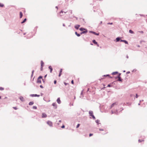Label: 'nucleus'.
Instances as JSON below:
<instances>
[{
	"mask_svg": "<svg viewBox=\"0 0 147 147\" xmlns=\"http://www.w3.org/2000/svg\"><path fill=\"white\" fill-rule=\"evenodd\" d=\"M89 113L90 116H91L93 119H95V118L93 114V111H89Z\"/></svg>",
	"mask_w": 147,
	"mask_h": 147,
	"instance_id": "obj_1",
	"label": "nucleus"
},
{
	"mask_svg": "<svg viewBox=\"0 0 147 147\" xmlns=\"http://www.w3.org/2000/svg\"><path fill=\"white\" fill-rule=\"evenodd\" d=\"M47 123L50 127H52L53 126V123L51 121H47Z\"/></svg>",
	"mask_w": 147,
	"mask_h": 147,
	"instance_id": "obj_2",
	"label": "nucleus"
},
{
	"mask_svg": "<svg viewBox=\"0 0 147 147\" xmlns=\"http://www.w3.org/2000/svg\"><path fill=\"white\" fill-rule=\"evenodd\" d=\"M42 78V76H40L38 78L37 80V82L38 83H41V80Z\"/></svg>",
	"mask_w": 147,
	"mask_h": 147,
	"instance_id": "obj_3",
	"label": "nucleus"
},
{
	"mask_svg": "<svg viewBox=\"0 0 147 147\" xmlns=\"http://www.w3.org/2000/svg\"><path fill=\"white\" fill-rule=\"evenodd\" d=\"M117 102H115L113 103L111 105L110 108H112L113 107H114V106H117Z\"/></svg>",
	"mask_w": 147,
	"mask_h": 147,
	"instance_id": "obj_4",
	"label": "nucleus"
},
{
	"mask_svg": "<svg viewBox=\"0 0 147 147\" xmlns=\"http://www.w3.org/2000/svg\"><path fill=\"white\" fill-rule=\"evenodd\" d=\"M89 32L90 33H93V34H94L95 35H96L98 36V35H99V33H96L95 32H94L92 31H90Z\"/></svg>",
	"mask_w": 147,
	"mask_h": 147,
	"instance_id": "obj_5",
	"label": "nucleus"
},
{
	"mask_svg": "<svg viewBox=\"0 0 147 147\" xmlns=\"http://www.w3.org/2000/svg\"><path fill=\"white\" fill-rule=\"evenodd\" d=\"M52 105L54 107L55 109H56L57 108V105L56 103H53Z\"/></svg>",
	"mask_w": 147,
	"mask_h": 147,
	"instance_id": "obj_6",
	"label": "nucleus"
},
{
	"mask_svg": "<svg viewBox=\"0 0 147 147\" xmlns=\"http://www.w3.org/2000/svg\"><path fill=\"white\" fill-rule=\"evenodd\" d=\"M30 96L33 97H36V96H38L39 97L40 95H37L36 94H31L30 95Z\"/></svg>",
	"mask_w": 147,
	"mask_h": 147,
	"instance_id": "obj_7",
	"label": "nucleus"
},
{
	"mask_svg": "<svg viewBox=\"0 0 147 147\" xmlns=\"http://www.w3.org/2000/svg\"><path fill=\"white\" fill-rule=\"evenodd\" d=\"M57 101L59 104H60L61 103V101L60 100V98H58L57 99Z\"/></svg>",
	"mask_w": 147,
	"mask_h": 147,
	"instance_id": "obj_8",
	"label": "nucleus"
},
{
	"mask_svg": "<svg viewBox=\"0 0 147 147\" xmlns=\"http://www.w3.org/2000/svg\"><path fill=\"white\" fill-rule=\"evenodd\" d=\"M47 117V115L45 113H42V118H45Z\"/></svg>",
	"mask_w": 147,
	"mask_h": 147,
	"instance_id": "obj_9",
	"label": "nucleus"
},
{
	"mask_svg": "<svg viewBox=\"0 0 147 147\" xmlns=\"http://www.w3.org/2000/svg\"><path fill=\"white\" fill-rule=\"evenodd\" d=\"M19 98L20 99V100L22 102H23L24 101V98L22 96H20L19 97Z\"/></svg>",
	"mask_w": 147,
	"mask_h": 147,
	"instance_id": "obj_10",
	"label": "nucleus"
},
{
	"mask_svg": "<svg viewBox=\"0 0 147 147\" xmlns=\"http://www.w3.org/2000/svg\"><path fill=\"white\" fill-rule=\"evenodd\" d=\"M93 42L95 44L97 45L98 47H99V45L98 44L97 42H96V40H93Z\"/></svg>",
	"mask_w": 147,
	"mask_h": 147,
	"instance_id": "obj_11",
	"label": "nucleus"
},
{
	"mask_svg": "<svg viewBox=\"0 0 147 147\" xmlns=\"http://www.w3.org/2000/svg\"><path fill=\"white\" fill-rule=\"evenodd\" d=\"M117 78H118V81H122V79H121V77H120V76L119 75V76H118Z\"/></svg>",
	"mask_w": 147,
	"mask_h": 147,
	"instance_id": "obj_12",
	"label": "nucleus"
},
{
	"mask_svg": "<svg viewBox=\"0 0 147 147\" xmlns=\"http://www.w3.org/2000/svg\"><path fill=\"white\" fill-rule=\"evenodd\" d=\"M80 27V25H76L75 26V28L76 29H78Z\"/></svg>",
	"mask_w": 147,
	"mask_h": 147,
	"instance_id": "obj_13",
	"label": "nucleus"
},
{
	"mask_svg": "<svg viewBox=\"0 0 147 147\" xmlns=\"http://www.w3.org/2000/svg\"><path fill=\"white\" fill-rule=\"evenodd\" d=\"M85 30V31H83V32H82L80 33V34H84V33H87V32L88 31H87V30L86 29Z\"/></svg>",
	"mask_w": 147,
	"mask_h": 147,
	"instance_id": "obj_14",
	"label": "nucleus"
},
{
	"mask_svg": "<svg viewBox=\"0 0 147 147\" xmlns=\"http://www.w3.org/2000/svg\"><path fill=\"white\" fill-rule=\"evenodd\" d=\"M49 68L50 69V72L51 73L52 72L53 69H52V68L51 66H49Z\"/></svg>",
	"mask_w": 147,
	"mask_h": 147,
	"instance_id": "obj_15",
	"label": "nucleus"
},
{
	"mask_svg": "<svg viewBox=\"0 0 147 147\" xmlns=\"http://www.w3.org/2000/svg\"><path fill=\"white\" fill-rule=\"evenodd\" d=\"M120 37H118L116 38V42H118L120 40Z\"/></svg>",
	"mask_w": 147,
	"mask_h": 147,
	"instance_id": "obj_16",
	"label": "nucleus"
},
{
	"mask_svg": "<svg viewBox=\"0 0 147 147\" xmlns=\"http://www.w3.org/2000/svg\"><path fill=\"white\" fill-rule=\"evenodd\" d=\"M112 114L115 113L117 114V110L116 111H112Z\"/></svg>",
	"mask_w": 147,
	"mask_h": 147,
	"instance_id": "obj_17",
	"label": "nucleus"
},
{
	"mask_svg": "<svg viewBox=\"0 0 147 147\" xmlns=\"http://www.w3.org/2000/svg\"><path fill=\"white\" fill-rule=\"evenodd\" d=\"M34 104V102H30L29 103V105H32L33 104Z\"/></svg>",
	"mask_w": 147,
	"mask_h": 147,
	"instance_id": "obj_18",
	"label": "nucleus"
},
{
	"mask_svg": "<svg viewBox=\"0 0 147 147\" xmlns=\"http://www.w3.org/2000/svg\"><path fill=\"white\" fill-rule=\"evenodd\" d=\"M75 33L78 36H80V34H79L77 32H76Z\"/></svg>",
	"mask_w": 147,
	"mask_h": 147,
	"instance_id": "obj_19",
	"label": "nucleus"
},
{
	"mask_svg": "<svg viewBox=\"0 0 147 147\" xmlns=\"http://www.w3.org/2000/svg\"><path fill=\"white\" fill-rule=\"evenodd\" d=\"M44 65V63L42 61H41V66L42 67Z\"/></svg>",
	"mask_w": 147,
	"mask_h": 147,
	"instance_id": "obj_20",
	"label": "nucleus"
},
{
	"mask_svg": "<svg viewBox=\"0 0 147 147\" xmlns=\"http://www.w3.org/2000/svg\"><path fill=\"white\" fill-rule=\"evenodd\" d=\"M129 32L130 33H131V34H134V32L133 31H132V30H129Z\"/></svg>",
	"mask_w": 147,
	"mask_h": 147,
	"instance_id": "obj_21",
	"label": "nucleus"
},
{
	"mask_svg": "<svg viewBox=\"0 0 147 147\" xmlns=\"http://www.w3.org/2000/svg\"><path fill=\"white\" fill-rule=\"evenodd\" d=\"M85 29L83 28H80V30L81 31H83V30H85Z\"/></svg>",
	"mask_w": 147,
	"mask_h": 147,
	"instance_id": "obj_22",
	"label": "nucleus"
},
{
	"mask_svg": "<svg viewBox=\"0 0 147 147\" xmlns=\"http://www.w3.org/2000/svg\"><path fill=\"white\" fill-rule=\"evenodd\" d=\"M22 12H20V18H22Z\"/></svg>",
	"mask_w": 147,
	"mask_h": 147,
	"instance_id": "obj_23",
	"label": "nucleus"
},
{
	"mask_svg": "<svg viewBox=\"0 0 147 147\" xmlns=\"http://www.w3.org/2000/svg\"><path fill=\"white\" fill-rule=\"evenodd\" d=\"M95 121H96V123L98 125L99 123V120H96Z\"/></svg>",
	"mask_w": 147,
	"mask_h": 147,
	"instance_id": "obj_24",
	"label": "nucleus"
},
{
	"mask_svg": "<svg viewBox=\"0 0 147 147\" xmlns=\"http://www.w3.org/2000/svg\"><path fill=\"white\" fill-rule=\"evenodd\" d=\"M118 73V72L117 71L114 72H113V73H112V74L113 75H115V74H117Z\"/></svg>",
	"mask_w": 147,
	"mask_h": 147,
	"instance_id": "obj_25",
	"label": "nucleus"
},
{
	"mask_svg": "<svg viewBox=\"0 0 147 147\" xmlns=\"http://www.w3.org/2000/svg\"><path fill=\"white\" fill-rule=\"evenodd\" d=\"M26 18H25V19L24 20H23V21L21 22V23H22V24H23V23H24V22H25L26 21Z\"/></svg>",
	"mask_w": 147,
	"mask_h": 147,
	"instance_id": "obj_26",
	"label": "nucleus"
},
{
	"mask_svg": "<svg viewBox=\"0 0 147 147\" xmlns=\"http://www.w3.org/2000/svg\"><path fill=\"white\" fill-rule=\"evenodd\" d=\"M123 42L125 43L126 44H128V42L127 41H126V40H124Z\"/></svg>",
	"mask_w": 147,
	"mask_h": 147,
	"instance_id": "obj_27",
	"label": "nucleus"
},
{
	"mask_svg": "<svg viewBox=\"0 0 147 147\" xmlns=\"http://www.w3.org/2000/svg\"><path fill=\"white\" fill-rule=\"evenodd\" d=\"M33 108L34 109H37V107L36 106H34L33 107Z\"/></svg>",
	"mask_w": 147,
	"mask_h": 147,
	"instance_id": "obj_28",
	"label": "nucleus"
},
{
	"mask_svg": "<svg viewBox=\"0 0 147 147\" xmlns=\"http://www.w3.org/2000/svg\"><path fill=\"white\" fill-rule=\"evenodd\" d=\"M3 4H1L0 3V7H3Z\"/></svg>",
	"mask_w": 147,
	"mask_h": 147,
	"instance_id": "obj_29",
	"label": "nucleus"
},
{
	"mask_svg": "<svg viewBox=\"0 0 147 147\" xmlns=\"http://www.w3.org/2000/svg\"><path fill=\"white\" fill-rule=\"evenodd\" d=\"M4 89V88L2 87H0V90H3Z\"/></svg>",
	"mask_w": 147,
	"mask_h": 147,
	"instance_id": "obj_30",
	"label": "nucleus"
},
{
	"mask_svg": "<svg viewBox=\"0 0 147 147\" xmlns=\"http://www.w3.org/2000/svg\"><path fill=\"white\" fill-rule=\"evenodd\" d=\"M80 126V124H78V125H77V126H76V128H78Z\"/></svg>",
	"mask_w": 147,
	"mask_h": 147,
	"instance_id": "obj_31",
	"label": "nucleus"
},
{
	"mask_svg": "<svg viewBox=\"0 0 147 147\" xmlns=\"http://www.w3.org/2000/svg\"><path fill=\"white\" fill-rule=\"evenodd\" d=\"M138 95L137 94H136V98H138Z\"/></svg>",
	"mask_w": 147,
	"mask_h": 147,
	"instance_id": "obj_32",
	"label": "nucleus"
},
{
	"mask_svg": "<svg viewBox=\"0 0 147 147\" xmlns=\"http://www.w3.org/2000/svg\"><path fill=\"white\" fill-rule=\"evenodd\" d=\"M57 81L56 80H55L54 81V84H55L56 83Z\"/></svg>",
	"mask_w": 147,
	"mask_h": 147,
	"instance_id": "obj_33",
	"label": "nucleus"
},
{
	"mask_svg": "<svg viewBox=\"0 0 147 147\" xmlns=\"http://www.w3.org/2000/svg\"><path fill=\"white\" fill-rule=\"evenodd\" d=\"M142 141H143V140H138V141L139 142H142Z\"/></svg>",
	"mask_w": 147,
	"mask_h": 147,
	"instance_id": "obj_34",
	"label": "nucleus"
},
{
	"mask_svg": "<svg viewBox=\"0 0 147 147\" xmlns=\"http://www.w3.org/2000/svg\"><path fill=\"white\" fill-rule=\"evenodd\" d=\"M62 69H61L60 71V73H61L62 72Z\"/></svg>",
	"mask_w": 147,
	"mask_h": 147,
	"instance_id": "obj_35",
	"label": "nucleus"
},
{
	"mask_svg": "<svg viewBox=\"0 0 147 147\" xmlns=\"http://www.w3.org/2000/svg\"><path fill=\"white\" fill-rule=\"evenodd\" d=\"M104 76H109V75H104Z\"/></svg>",
	"mask_w": 147,
	"mask_h": 147,
	"instance_id": "obj_36",
	"label": "nucleus"
},
{
	"mask_svg": "<svg viewBox=\"0 0 147 147\" xmlns=\"http://www.w3.org/2000/svg\"><path fill=\"white\" fill-rule=\"evenodd\" d=\"M13 109H14L15 110H16L17 109V108H16V107H13Z\"/></svg>",
	"mask_w": 147,
	"mask_h": 147,
	"instance_id": "obj_37",
	"label": "nucleus"
},
{
	"mask_svg": "<svg viewBox=\"0 0 147 147\" xmlns=\"http://www.w3.org/2000/svg\"><path fill=\"white\" fill-rule=\"evenodd\" d=\"M92 135H93L92 134H89V136H92Z\"/></svg>",
	"mask_w": 147,
	"mask_h": 147,
	"instance_id": "obj_38",
	"label": "nucleus"
},
{
	"mask_svg": "<svg viewBox=\"0 0 147 147\" xmlns=\"http://www.w3.org/2000/svg\"><path fill=\"white\" fill-rule=\"evenodd\" d=\"M61 75V73H60L59 75V76L60 77Z\"/></svg>",
	"mask_w": 147,
	"mask_h": 147,
	"instance_id": "obj_39",
	"label": "nucleus"
},
{
	"mask_svg": "<svg viewBox=\"0 0 147 147\" xmlns=\"http://www.w3.org/2000/svg\"><path fill=\"white\" fill-rule=\"evenodd\" d=\"M65 127V126L64 125H63L62 126L61 128H64Z\"/></svg>",
	"mask_w": 147,
	"mask_h": 147,
	"instance_id": "obj_40",
	"label": "nucleus"
},
{
	"mask_svg": "<svg viewBox=\"0 0 147 147\" xmlns=\"http://www.w3.org/2000/svg\"><path fill=\"white\" fill-rule=\"evenodd\" d=\"M111 86L110 84H108L107 86V87H110Z\"/></svg>",
	"mask_w": 147,
	"mask_h": 147,
	"instance_id": "obj_41",
	"label": "nucleus"
},
{
	"mask_svg": "<svg viewBox=\"0 0 147 147\" xmlns=\"http://www.w3.org/2000/svg\"><path fill=\"white\" fill-rule=\"evenodd\" d=\"M40 87L41 88H43V87L42 85H40Z\"/></svg>",
	"mask_w": 147,
	"mask_h": 147,
	"instance_id": "obj_42",
	"label": "nucleus"
},
{
	"mask_svg": "<svg viewBox=\"0 0 147 147\" xmlns=\"http://www.w3.org/2000/svg\"><path fill=\"white\" fill-rule=\"evenodd\" d=\"M108 24H113V23H109Z\"/></svg>",
	"mask_w": 147,
	"mask_h": 147,
	"instance_id": "obj_43",
	"label": "nucleus"
},
{
	"mask_svg": "<svg viewBox=\"0 0 147 147\" xmlns=\"http://www.w3.org/2000/svg\"><path fill=\"white\" fill-rule=\"evenodd\" d=\"M71 83L72 84H74V81L73 80H72V81H71Z\"/></svg>",
	"mask_w": 147,
	"mask_h": 147,
	"instance_id": "obj_44",
	"label": "nucleus"
},
{
	"mask_svg": "<svg viewBox=\"0 0 147 147\" xmlns=\"http://www.w3.org/2000/svg\"><path fill=\"white\" fill-rule=\"evenodd\" d=\"M140 32L141 33H143L144 32L143 31H141Z\"/></svg>",
	"mask_w": 147,
	"mask_h": 147,
	"instance_id": "obj_45",
	"label": "nucleus"
},
{
	"mask_svg": "<svg viewBox=\"0 0 147 147\" xmlns=\"http://www.w3.org/2000/svg\"><path fill=\"white\" fill-rule=\"evenodd\" d=\"M42 67H43V66H42V67L41 66V70H42V69H43Z\"/></svg>",
	"mask_w": 147,
	"mask_h": 147,
	"instance_id": "obj_46",
	"label": "nucleus"
},
{
	"mask_svg": "<svg viewBox=\"0 0 147 147\" xmlns=\"http://www.w3.org/2000/svg\"><path fill=\"white\" fill-rule=\"evenodd\" d=\"M124 40H121L120 41L122 42H123Z\"/></svg>",
	"mask_w": 147,
	"mask_h": 147,
	"instance_id": "obj_47",
	"label": "nucleus"
},
{
	"mask_svg": "<svg viewBox=\"0 0 147 147\" xmlns=\"http://www.w3.org/2000/svg\"><path fill=\"white\" fill-rule=\"evenodd\" d=\"M61 13H63V11H61L60 13V14Z\"/></svg>",
	"mask_w": 147,
	"mask_h": 147,
	"instance_id": "obj_48",
	"label": "nucleus"
},
{
	"mask_svg": "<svg viewBox=\"0 0 147 147\" xmlns=\"http://www.w3.org/2000/svg\"><path fill=\"white\" fill-rule=\"evenodd\" d=\"M64 84H65V85H66L67 84V83H65H65H64Z\"/></svg>",
	"mask_w": 147,
	"mask_h": 147,
	"instance_id": "obj_49",
	"label": "nucleus"
},
{
	"mask_svg": "<svg viewBox=\"0 0 147 147\" xmlns=\"http://www.w3.org/2000/svg\"><path fill=\"white\" fill-rule=\"evenodd\" d=\"M34 71L33 70L32 71V75H33V72H34Z\"/></svg>",
	"mask_w": 147,
	"mask_h": 147,
	"instance_id": "obj_50",
	"label": "nucleus"
},
{
	"mask_svg": "<svg viewBox=\"0 0 147 147\" xmlns=\"http://www.w3.org/2000/svg\"><path fill=\"white\" fill-rule=\"evenodd\" d=\"M137 47H140V45H137Z\"/></svg>",
	"mask_w": 147,
	"mask_h": 147,
	"instance_id": "obj_51",
	"label": "nucleus"
},
{
	"mask_svg": "<svg viewBox=\"0 0 147 147\" xmlns=\"http://www.w3.org/2000/svg\"><path fill=\"white\" fill-rule=\"evenodd\" d=\"M99 130H100V131H103V129H99Z\"/></svg>",
	"mask_w": 147,
	"mask_h": 147,
	"instance_id": "obj_52",
	"label": "nucleus"
},
{
	"mask_svg": "<svg viewBox=\"0 0 147 147\" xmlns=\"http://www.w3.org/2000/svg\"><path fill=\"white\" fill-rule=\"evenodd\" d=\"M63 26H65V24H63Z\"/></svg>",
	"mask_w": 147,
	"mask_h": 147,
	"instance_id": "obj_53",
	"label": "nucleus"
},
{
	"mask_svg": "<svg viewBox=\"0 0 147 147\" xmlns=\"http://www.w3.org/2000/svg\"><path fill=\"white\" fill-rule=\"evenodd\" d=\"M126 57H127V58H128V56L127 55V56H126Z\"/></svg>",
	"mask_w": 147,
	"mask_h": 147,
	"instance_id": "obj_54",
	"label": "nucleus"
},
{
	"mask_svg": "<svg viewBox=\"0 0 147 147\" xmlns=\"http://www.w3.org/2000/svg\"><path fill=\"white\" fill-rule=\"evenodd\" d=\"M59 122H61V120L59 121Z\"/></svg>",
	"mask_w": 147,
	"mask_h": 147,
	"instance_id": "obj_55",
	"label": "nucleus"
},
{
	"mask_svg": "<svg viewBox=\"0 0 147 147\" xmlns=\"http://www.w3.org/2000/svg\"><path fill=\"white\" fill-rule=\"evenodd\" d=\"M47 76V75H46L45 76V78Z\"/></svg>",
	"mask_w": 147,
	"mask_h": 147,
	"instance_id": "obj_56",
	"label": "nucleus"
},
{
	"mask_svg": "<svg viewBox=\"0 0 147 147\" xmlns=\"http://www.w3.org/2000/svg\"><path fill=\"white\" fill-rule=\"evenodd\" d=\"M130 73L129 71L127 72V73Z\"/></svg>",
	"mask_w": 147,
	"mask_h": 147,
	"instance_id": "obj_57",
	"label": "nucleus"
},
{
	"mask_svg": "<svg viewBox=\"0 0 147 147\" xmlns=\"http://www.w3.org/2000/svg\"><path fill=\"white\" fill-rule=\"evenodd\" d=\"M102 21H101V22H100V24H102Z\"/></svg>",
	"mask_w": 147,
	"mask_h": 147,
	"instance_id": "obj_58",
	"label": "nucleus"
},
{
	"mask_svg": "<svg viewBox=\"0 0 147 147\" xmlns=\"http://www.w3.org/2000/svg\"><path fill=\"white\" fill-rule=\"evenodd\" d=\"M138 105H140V103H139Z\"/></svg>",
	"mask_w": 147,
	"mask_h": 147,
	"instance_id": "obj_59",
	"label": "nucleus"
},
{
	"mask_svg": "<svg viewBox=\"0 0 147 147\" xmlns=\"http://www.w3.org/2000/svg\"><path fill=\"white\" fill-rule=\"evenodd\" d=\"M91 44V45H93L92 44Z\"/></svg>",
	"mask_w": 147,
	"mask_h": 147,
	"instance_id": "obj_60",
	"label": "nucleus"
},
{
	"mask_svg": "<svg viewBox=\"0 0 147 147\" xmlns=\"http://www.w3.org/2000/svg\"><path fill=\"white\" fill-rule=\"evenodd\" d=\"M125 71H123V72H125Z\"/></svg>",
	"mask_w": 147,
	"mask_h": 147,
	"instance_id": "obj_61",
	"label": "nucleus"
},
{
	"mask_svg": "<svg viewBox=\"0 0 147 147\" xmlns=\"http://www.w3.org/2000/svg\"><path fill=\"white\" fill-rule=\"evenodd\" d=\"M25 33H24V35H25Z\"/></svg>",
	"mask_w": 147,
	"mask_h": 147,
	"instance_id": "obj_62",
	"label": "nucleus"
},
{
	"mask_svg": "<svg viewBox=\"0 0 147 147\" xmlns=\"http://www.w3.org/2000/svg\"><path fill=\"white\" fill-rule=\"evenodd\" d=\"M82 92H81V94H82Z\"/></svg>",
	"mask_w": 147,
	"mask_h": 147,
	"instance_id": "obj_63",
	"label": "nucleus"
},
{
	"mask_svg": "<svg viewBox=\"0 0 147 147\" xmlns=\"http://www.w3.org/2000/svg\"><path fill=\"white\" fill-rule=\"evenodd\" d=\"M1 98V96H0V98Z\"/></svg>",
	"mask_w": 147,
	"mask_h": 147,
	"instance_id": "obj_64",
	"label": "nucleus"
}]
</instances>
